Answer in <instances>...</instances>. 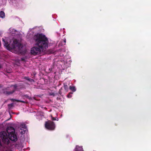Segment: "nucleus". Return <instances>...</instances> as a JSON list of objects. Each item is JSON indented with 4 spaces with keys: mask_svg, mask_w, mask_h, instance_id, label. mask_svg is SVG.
Masks as SVG:
<instances>
[{
    "mask_svg": "<svg viewBox=\"0 0 151 151\" xmlns=\"http://www.w3.org/2000/svg\"><path fill=\"white\" fill-rule=\"evenodd\" d=\"M6 131L8 134L5 131L0 132V137L2 140L3 142L6 145H2L0 141V151H10L7 145L9 144L10 141L15 142L17 139V135L15 133L14 128L12 127H8Z\"/></svg>",
    "mask_w": 151,
    "mask_h": 151,
    "instance_id": "f257e3e1",
    "label": "nucleus"
},
{
    "mask_svg": "<svg viewBox=\"0 0 151 151\" xmlns=\"http://www.w3.org/2000/svg\"><path fill=\"white\" fill-rule=\"evenodd\" d=\"M33 39L36 46L31 48L32 54L36 55L39 54L41 50L43 51L47 48L48 40L45 35L42 33H37L34 36Z\"/></svg>",
    "mask_w": 151,
    "mask_h": 151,
    "instance_id": "f03ea898",
    "label": "nucleus"
},
{
    "mask_svg": "<svg viewBox=\"0 0 151 151\" xmlns=\"http://www.w3.org/2000/svg\"><path fill=\"white\" fill-rule=\"evenodd\" d=\"M45 126L47 129L51 130H54L55 128L54 123L51 121L45 122Z\"/></svg>",
    "mask_w": 151,
    "mask_h": 151,
    "instance_id": "7ed1b4c3",
    "label": "nucleus"
},
{
    "mask_svg": "<svg viewBox=\"0 0 151 151\" xmlns=\"http://www.w3.org/2000/svg\"><path fill=\"white\" fill-rule=\"evenodd\" d=\"M13 86L14 87V89L12 90L4 91L3 92V93L6 95H9L12 94L15 91L17 87L16 85H15Z\"/></svg>",
    "mask_w": 151,
    "mask_h": 151,
    "instance_id": "20e7f679",
    "label": "nucleus"
},
{
    "mask_svg": "<svg viewBox=\"0 0 151 151\" xmlns=\"http://www.w3.org/2000/svg\"><path fill=\"white\" fill-rule=\"evenodd\" d=\"M15 46V48L14 49L17 48V47L18 49H19L21 46V44L19 43L18 41L17 40H15L13 41V43L12 44L11 46L13 45Z\"/></svg>",
    "mask_w": 151,
    "mask_h": 151,
    "instance_id": "39448f33",
    "label": "nucleus"
},
{
    "mask_svg": "<svg viewBox=\"0 0 151 151\" xmlns=\"http://www.w3.org/2000/svg\"><path fill=\"white\" fill-rule=\"evenodd\" d=\"M4 46L6 47L7 48L8 50L12 49H14L15 48V46L13 45L11 46V45L8 44V42H7L5 41L4 42Z\"/></svg>",
    "mask_w": 151,
    "mask_h": 151,
    "instance_id": "423d86ee",
    "label": "nucleus"
},
{
    "mask_svg": "<svg viewBox=\"0 0 151 151\" xmlns=\"http://www.w3.org/2000/svg\"><path fill=\"white\" fill-rule=\"evenodd\" d=\"M75 151H83V150L82 147H80L78 145H76Z\"/></svg>",
    "mask_w": 151,
    "mask_h": 151,
    "instance_id": "0eeeda50",
    "label": "nucleus"
},
{
    "mask_svg": "<svg viewBox=\"0 0 151 151\" xmlns=\"http://www.w3.org/2000/svg\"><path fill=\"white\" fill-rule=\"evenodd\" d=\"M11 100L13 102H14V101H16L17 102H22V103H25V101H21V100H16V99H11Z\"/></svg>",
    "mask_w": 151,
    "mask_h": 151,
    "instance_id": "6e6552de",
    "label": "nucleus"
},
{
    "mask_svg": "<svg viewBox=\"0 0 151 151\" xmlns=\"http://www.w3.org/2000/svg\"><path fill=\"white\" fill-rule=\"evenodd\" d=\"M24 79L29 81L31 82L34 81L33 79L29 78L27 77H24Z\"/></svg>",
    "mask_w": 151,
    "mask_h": 151,
    "instance_id": "1a4fd4ad",
    "label": "nucleus"
},
{
    "mask_svg": "<svg viewBox=\"0 0 151 151\" xmlns=\"http://www.w3.org/2000/svg\"><path fill=\"white\" fill-rule=\"evenodd\" d=\"M5 13L4 12L1 11L0 12V17L3 18L5 17Z\"/></svg>",
    "mask_w": 151,
    "mask_h": 151,
    "instance_id": "9d476101",
    "label": "nucleus"
},
{
    "mask_svg": "<svg viewBox=\"0 0 151 151\" xmlns=\"http://www.w3.org/2000/svg\"><path fill=\"white\" fill-rule=\"evenodd\" d=\"M69 88L73 92H75L76 90V89L74 86H70L69 87Z\"/></svg>",
    "mask_w": 151,
    "mask_h": 151,
    "instance_id": "9b49d317",
    "label": "nucleus"
},
{
    "mask_svg": "<svg viewBox=\"0 0 151 151\" xmlns=\"http://www.w3.org/2000/svg\"><path fill=\"white\" fill-rule=\"evenodd\" d=\"M64 88L65 89V90L66 91H67L68 90V85L65 83H64Z\"/></svg>",
    "mask_w": 151,
    "mask_h": 151,
    "instance_id": "f8f14e48",
    "label": "nucleus"
},
{
    "mask_svg": "<svg viewBox=\"0 0 151 151\" xmlns=\"http://www.w3.org/2000/svg\"><path fill=\"white\" fill-rule=\"evenodd\" d=\"M25 125L24 124H22L20 125L21 129L22 130L25 128Z\"/></svg>",
    "mask_w": 151,
    "mask_h": 151,
    "instance_id": "ddd939ff",
    "label": "nucleus"
},
{
    "mask_svg": "<svg viewBox=\"0 0 151 151\" xmlns=\"http://www.w3.org/2000/svg\"><path fill=\"white\" fill-rule=\"evenodd\" d=\"M22 96L24 98H26L28 99H30V96L27 94L24 95Z\"/></svg>",
    "mask_w": 151,
    "mask_h": 151,
    "instance_id": "4468645a",
    "label": "nucleus"
},
{
    "mask_svg": "<svg viewBox=\"0 0 151 151\" xmlns=\"http://www.w3.org/2000/svg\"><path fill=\"white\" fill-rule=\"evenodd\" d=\"M73 94V93L70 92L68 93V94L67 95V97L68 98H70L72 97L71 94Z\"/></svg>",
    "mask_w": 151,
    "mask_h": 151,
    "instance_id": "2eb2a0df",
    "label": "nucleus"
},
{
    "mask_svg": "<svg viewBox=\"0 0 151 151\" xmlns=\"http://www.w3.org/2000/svg\"><path fill=\"white\" fill-rule=\"evenodd\" d=\"M63 89L62 88H61L59 90V93L61 95H62V92L61 91Z\"/></svg>",
    "mask_w": 151,
    "mask_h": 151,
    "instance_id": "dca6fc26",
    "label": "nucleus"
},
{
    "mask_svg": "<svg viewBox=\"0 0 151 151\" xmlns=\"http://www.w3.org/2000/svg\"><path fill=\"white\" fill-rule=\"evenodd\" d=\"M52 120H57L56 119V118L54 117H52Z\"/></svg>",
    "mask_w": 151,
    "mask_h": 151,
    "instance_id": "f3484780",
    "label": "nucleus"
},
{
    "mask_svg": "<svg viewBox=\"0 0 151 151\" xmlns=\"http://www.w3.org/2000/svg\"><path fill=\"white\" fill-rule=\"evenodd\" d=\"M21 60L22 61H25V59L24 58H21Z\"/></svg>",
    "mask_w": 151,
    "mask_h": 151,
    "instance_id": "a211bd4d",
    "label": "nucleus"
},
{
    "mask_svg": "<svg viewBox=\"0 0 151 151\" xmlns=\"http://www.w3.org/2000/svg\"><path fill=\"white\" fill-rule=\"evenodd\" d=\"M3 87V86L1 84H0V88H1Z\"/></svg>",
    "mask_w": 151,
    "mask_h": 151,
    "instance_id": "6ab92c4d",
    "label": "nucleus"
},
{
    "mask_svg": "<svg viewBox=\"0 0 151 151\" xmlns=\"http://www.w3.org/2000/svg\"><path fill=\"white\" fill-rule=\"evenodd\" d=\"M2 41H3V42H4L5 41V39H2Z\"/></svg>",
    "mask_w": 151,
    "mask_h": 151,
    "instance_id": "aec40b11",
    "label": "nucleus"
},
{
    "mask_svg": "<svg viewBox=\"0 0 151 151\" xmlns=\"http://www.w3.org/2000/svg\"><path fill=\"white\" fill-rule=\"evenodd\" d=\"M66 39H65V40H64V42L65 43L66 42Z\"/></svg>",
    "mask_w": 151,
    "mask_h": 151,
    "instance_id": "412c9836",
    "label": "nucleus"
},
{
    "mask_svg": "<svg viewBox=\"0 0 151 151\" xmlns=\"http://www.w3.org/2000/svg\"><path fill=\"white\" fill-rule=\"evenodd\" d=\"M10 105H9L8 106H9ZM12 106H13L12 104H11L10 105Z\"/></svg>",
    "mask_w": 151,
    "mask_h": 151,
    "instance_id": "4be33fe9",
    "label": "nucleus"
},
{
    "mask_svg": "<svg viewBox=\"0 0 151 151\" xmlns=\"http://www.w3.org/2000/svg\"><path fill=\"white\" fill-rule=\"evenodd\" d=\"M1 68V65H0V68Z\"/></svg>",
    "mask_w": 151,
    "mask_h": 151,
    "instance_id": "5701e85b",
    "label": "nucleus"
}]
</instances>
